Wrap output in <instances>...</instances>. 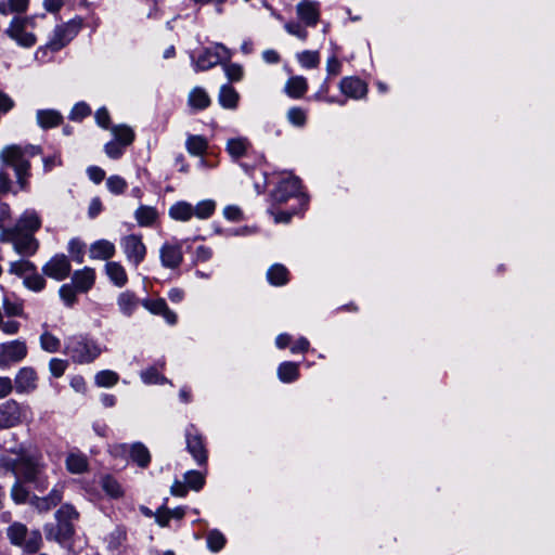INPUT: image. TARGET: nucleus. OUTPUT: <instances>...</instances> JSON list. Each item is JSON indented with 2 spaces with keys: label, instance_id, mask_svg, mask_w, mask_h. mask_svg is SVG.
<instances>
[{
  "label": "nucleus",
  "instance_id": "e433bc0d",
  "mask_svg": "<svg viewBox=\"0 0 555 555\" xmlns=\"http://www.w3.org/2000/svg\"><path fill=\"white\" fill-rule=\"evenodd\" d=\"M130 457L141 467L147 466L151 461V455L147 448L140 442H137L130 447Z\"/></svg>",
  "mask_w": 555,
  "mask_h": 555
},
{
  "label": "nucleus",
  "instance_id": "2f4dec72",
  "mask_svg": "<svg viewBox=\"0 0 555 555\" xmlns=\"http://www.w3.org/2000/svg\"><path fill=\"white\" fill-rule=\"evenodd\" d=\"M65 463L72 474H82L88 469V459L82 453H69Z\"/></svg>",
  "mask_w": 555,
  "mask_h": 555
},
{
  "label": "nucleus",
  "instance_id": "20e7f679",
  "mask_svg": "<svg viewBox=\"0 0 555 555\" xmlns=\"http://www.w3.org/2000/svg\"><path fill=\"white\" fill-rule=\"evenodd\" d=\"M65 353L79 364L93 362L101 353L99 344L83 335H73L66 338Z\"/></svg>",
  "mask_w": 555,
  "mask_h": 555
},
{
  "label": "nucleus",
  "instance_id": "a211bd4d",
  "mask_svg": "<svg viewBox=\"0 0 555 555\" xmlns=\"http://www.w3.org/2000/svg\"><path fill=\"white\" fill-rule=\"evenodd\" d=\"M95 283V270L90 267L76 270L72 276V284L80 293H87Z\"/></svg>",
  "mask_w": 555,
  "mask_h": 555
},
{
  "label": "nucleus",
  "instance_id": "4468645a",
  "mask_svg": "<svg viewBox=\"0 0 555 555\" xmlns=\"http://www.w3.org/2000/svg\"><path fill=\"white\" fill-rule=\"evenodd\" d=\"M41 217L35 209H26L10 230L33 234L41 228Z\"/></svg>",
  "mask_w": 555,
  "mask_h": 555
},
{
  "label": "nucleus",
  "instance_id": "e2e57ef3",
  "mask_svg": "<svg viewBox=\"0 0 555 555\" xmlns=\"http://www.w3.org/2000/svg\"><path fill=\"white\" fill-rule=\"evenodd\" d=\"M20 190L13 189V183L9 172L4 168H0V194H16Z\"/></svg>",
  "mask_w": 555,
  "mask_h": 555
},
{
  "label": "nucleus",
  "instance_id": "603ef678",
  "mask_svg": "<svg viewBox=\"0 0 555 555\" xmlns=\"http://www.w3.org/2000/svg\"><path fill=\"white\" fill-rule=\"evenodd\" d=\"M77 288L73 284H63L59 294L67 307H73L77 300Z\"/></svg>",
  "mask_w": 555,
  "mask_h": 555
},
{
  "label": "nucleus",
  "instance_id": "c03bdc74",
  "mask_svg": "<svg viewBox=\"0 0 555 555\" xmlns=\"http://www.w3.org/2000/svg\"><path fill=\"white\" fill-rule=\"evenodd\" d=\"M118 374L111 370L100 371L94 377V382L99 387H113L118 383Z\"/></svg>",
  "mask_w": 555,
  "mask_h": 555
},
{
  "label": "nucleus",
  "instance_id": "f704fd0d",
  "mask_svg": "<svg viewBox=\"0 0 555 555\" xmlns=\"http://www.w3.org/2000/svg\"><path fill=\"white\" fill-rule=\"evenodd\" d=\"M219 64L218 54H214L210 48L205 49L197 57L195 62V69L198 70H207L214 66Z\"/></svg>",
  "mask_w": 555,
  "mask_h": 555
},
{
  "label": "nucleus",
  "instance_id": "c9c22d12",
  "mask_svg": "<svg viewBox=\"0 0 555 555\" xmlns=\"http://www.w3.org/2000/svg\"><path fill=\"white\" fill-rule=\"evenodd\" d=\"M278 376L283 383H292L299 376L298 364L294 362H283L278 369Z\"/></svg>",
  "mask_w": 555,
  "mask_h": 555
},
{
  "label": "nucleus",
  "instance_id": "7c9ffc66",
  "mask_svg": "<svg viewBox=\"0 0 555 555\" xmlns=\"http://www.w3.org/2000/svg\"><path fill=\"white\" fill-rule=\"evenodd\" d=\"M117 305L125 315L130 317L138 308L139 299L133 293L126 291L119 294Z\"/></svg>",
  "mask_w": 555,
  "mask_h": 555
},
{
  "label": "nucleus",
  "instance_id": "1a4fd4ad",
  "mask_svg": "<svg viewBox=\"0 0 555 555\" xmlns=\"http://www.w3.org/2000/svg\"><path fill=\"white\" fill-rule=\"evenodd\" d=\"M28 354L25 340L14 339L0 344V369H8L22 362Z\"/></svg>",
  "mask_w": 555,
  "mask_h": 555
},
{
  "label": "nucleus",
  "instance_id": "4d7b16f0",
  "mask_svg": "<svg viewBox=\"0 0 555 555\" xmlns=\"http://www.w3.org/2000/svg\"><path fill=\"white\" fill-rule=\"evenodd\" d=\"M68 251L76 262H78V263L83 262L85 244L80 240L72 238L68 242Z\"/></svg>",
  "mask_w": 555,
  "mask_h": 555
},
{
  "label": "nucleus",
  "instance_id": "9d476101",
  "mask_svg": "<svg viewBox=\"0 0 555 555\" xmlns=\"http://www.w3.org/2000/svg\"><path fill=\"white\" fill-rule=\"evenodd\" d=\"M38 374L31 366L21 367L13 380L14 389L17 395H29L38 388Z\"/></svg>",
  "mask_w": 555,
  "mask_h": 555
},
{
  "label": "nucleus",
  "instance_id": "c756f323",
  "mask_svg": "<svg viewBox=\"0 0 555 555\" xmlns=\"http://www.w3.org/2000/svg\"><path fill=\"white\" fill-rule=\"evenodd\" d=\"M134 218L140 227H152L158 218L156 208L141 205L134 211Z\"/></svg>",
  "mask_w": 555,
  "mask_h": 555
},
{
  "label": "nucleus",
  "instance_id": "0eeeda50",
  "mask_svg": "<svg viewBox=\"0 0 555 555\" xmlns=\"http://www.w3.org/2000/svg\"><path fill=\"white\" fill-rule=\"evenodd\" d=\"M30 413L28 406L22 405L14 399H10L0 404V429H8L22 424L27 414Z\"/></svg>",
  "mask_w": 555,
  "mask_h": 555
},
{
  "label": "nucleus",
  "instance_id": "39448f33",
  "mask_svg": "<svg viewBox=\"0 0 555 555\" xmlns=\"http://www.w3.org/2000/svg\"><path fill=\"white\" fill-rule=\"evenodd\" d=\"M82 27V18L76 17L69 22L56 26L53 34L46 46L40 47L36 51L37 59H43L48 51H59L72 41Z\"/></svg>",
  "mask_w": 555,
  "mask_h": 555
},
{
  "label": "nucleus",
  "instance_id": "338daca9",
  "mask_svg": "<svg viewBox=\"0 0 555 555\" xmlns=\"http://www.w3.org/2000/svg\"><path fill=\"white\" fill-rule=\"evenodd\" d=\"M326 72L328 78L338 76L341 72V62L335 56H331L326 61Z\"/></svg>",
  "mask_w": 555,
  "mask_h": 555
},
{
  "label": "nucleus",
  "instance_id": "8fccbe9b",
  "mask_svg": "<svg viewBox=\"0 0 555 555\" xmlns=\"http://www.w3.org/2000/svg\"><path fill=\"white\" fill-rule=\"evenodd\" d=\"M42 543V538L39 531L27 532L26 539L23 541L21 547H23L27 553H36Z\"/></svg>",
  "mask_w": 555,
  "mask_h": 555
},
{
  "label": "nucleus",
  "instance_id": "de8ad7c7",
  "mask_svg": "<svg viewBox=\"0 0 555 555\" xmlns=\"http://www.w3.org/2000/svg\"><path fill=\"white\" fill-rule=\"evenodd\" d=\"M184 480L189 489L198 491L205 485V475L197 470H189L184 474Z\"/></svg>",
  "mask_w": 555,
  "mask_h": 555
},
{
  "label": "nucleus",
  "instance_id": "6e6d98bb",
  "mask_svg": "<svg viewBox=\"0 0 555 555\" xmlns=\"http://www.w3.org/2000/svg\"><path fill=\"white\" fill-rule=\"evenodd\" d=\"M225 544L224 535L218 530H211L207 534V545L210 551L218 552Z\"/></svg>",
  "mask_w": 555,
  "mask_h": 555
},
{
  "label": "nucleus",
  "instance_id": "774afa93",
  "mask_svg": "<svg viewBox=\"0 0 555 555\" xmlns=\"http://www.w3.org/2000/svg\"><path fill=\"white\" fill-rule=\"evenodd\" d=\"M212 257V249L210 247L201 245L197 246L194 253L195 262H206Z\"/></svg>",
  "mask_w": 555,
  "mask_h": 555
},
{
  "label": "nucleus",
  "instance_id": "5701e85b",
  "mask_svg": "<svg viewBox=\"0 0 555 555\" xmlns=\"http://www.w3.org/2000/svg\"><path fill=\"white\" fill-rule=\"evenodd\" d=\"M105 273L109 281L117 287H122L128 283L126 269L118 261H108L105 264Z\"/></svg>",
  "mask_w": 555,
  "mask_h": 555
},
{
  "label": "nucleus",
  "instance_id": "c85d7f7f",
  "mask_svg": "<svg viewBox=\"0 0 555 555\" xmlns=\"http://www.w3.org/2000/svg\"><path fill=\"white\" fill-rule=\"evenodd\" d=\"M217 203L214 199H203L197 204H192V218L198 220L209 219L216 211Z\"/></svg>",
  "mask_w": 555,
  "mask_h": 555
},
{
  "label": "nucleus",
  "instance_id": "a18cd8bd",
  "mask_svg": "<svg viewBox=\"0 0 555 555\" xmlns=\"http://www.w3.org/2000/svg\"><path fill=\"white\" fill-rule=\"evenodd\" d=\"M113 134L115 137V141L124 146L131 144L134 140V132L128 126H117L113 128Z\"/></svg>",
  "mask_w": 555,
  "mask_h": 555
},
{
  "label": "nucleus",
  "instance_id": "37998d69",
  "mask_svg": "<svg viewBox=\"0 0 555 555\" xmlns=\"http://www.w3.org/2000/svg\"><path fill=\"white\" fill-rule=\"evenodd\" d=\"M36 269L35 264L29 260L21 259L10 263L9 272L17 276H26Z\"/></svg>",
  "mask_w": 555,
  "mask_h": 555
},
{
  "label": "nucleus",
  "instance_id": "58836bf2",
  "mask_svg": "<svg viewBox=\"0 0 555 555\" xmlns=\"http://www.w3.org/2000/svg\"><path fill=\"white\" fill-rule=\"evenodd\" d=\"M62 500V491L57 488H53L48 496L37 499L36 507L39 511L46 512L57 505Z\"/></svg>",
  "mask_w": 555,
  "mask_h": 555
},
{
  "label": "nucleus",
  "instance_id": "f03ea898",
  "mask_svg": "<svg viewBox=\"0 0 555 555\" xmlns=\"http://www.w3.org/2000/svg\"><path fill=\"white\" fill-rule=\"evenodd\" d=\"M28 154L27 147L17 144L7 145L0 151L1 164L14 170L16 185L20 191H27L29 188L30 163Z\"/></svg>",
  "mask_w": 555,
  "mask_h": 555
},
{
  "label": "nucleus",
  "instance_id": "412c9836",
  "mask_svg": "<svg viewBox=\"0 0 555 555\" xmlns=\"http://www.w3.org/2000/svg\"><path fill=\"white\" fill-rule=\"evenodd\" d=\"M218 102L221 107L234 111L238 106L240 94L231 85H222L218 93Z\"/></svg>",
  "mask_w": 555,
  "mask_h": 555
},
{
  "label": "nucleus",
  "instance_id": "4c0bfd02",
  "mask_svg": "<svg viewBox=\"0 0 555 555\" xmlns=\"http://www.w3.org/2000/svg\"><path fill=\"white\" fill-rule=\"evenodd\" d=\"M296 60L302 68H317L320 64L319 51L305 50L296 54Z\"/></svg>",
  "mask_w": 555,
  "mask_h": 555
},
{
  "label": "nucleus",
  "instance_id": "13d9d810",
  "mask_svg": "<svg viewBox=\"0 0 555 555\" xmlns=\"http://www.w3.org/2000/svg\"><path fill=\"white\" fill-rule=\"evenodd\" d=\"M2 307L8 317H21L24 311L22 302L12 301L8 296L3 297Z\"/></svg>",
  "mask_w": 555,
  "mask_h": 555
},
{
  "label": "nucleus",
  "instance_id": "3c124183",
  "mask_svg": "<svg viewBox=\"0 0 555 555\" xmlns=\"http://www.w3.org/2000/svg\"><path fill=\"white\" fill-rule=\"evenodd\" d=\"M223 70L230 82H238L244 77V68L237 63H224Z\"/></svg>",
  "mask_w": 555,
  "mask_h": 555
},
{
  "label": "nucleus",
  "instance_id": "f257e3e1",
  "mask_svg": "<svg viewBox=\"0 0 555 555\" xmlns=\"http://www.w3.org/2000/svg\"><path fill=\"white\" fill-rule=\"evenodd\" d=\"M16 470L23 475L25 480L33 482L38 491H46L49 482L48 477L43 475L44 464L41 453L33 448L21 447L16 451Z\"/></svg>",
  "mask_w": 555,
  "mask_h": 555
},
{
  "label": "nucleus",
  "instance_id": "7ed1b4c3",
  "mask_svg": "<svg viewBox=\"0 0 555 555\" xmlns=\"http://www.w3.org/2000/svg\"><path fill=\"white\" fill-rule=\"evenodd\" d=\"M35 28L36 15H20L10 21L4 34L18 47L29 49L37 43Z\"/></svg>",
  "mask_w": 555,
  "mask_h": 555
},
{
  "label": "nucleus",
  "instance_id": "0e129e2a",
  "mask_svg": "<svg viewBox=\"0 0 555 555\" xmlns=\"http://www.w3.org/2000/svg\"><path fill=\"white\" fill-rule=\"evenodd\" d=\"M67 366H68L67 361L63 360V359H59V358H53L49 362L50 373L56 378L63 376Z\"/></svg>",
  "mask_w": 555,
  "mask_h": 555
},
{
  "label": "nucleus",
  "instance_id": "864d4df0",
  "mask_svg": "<svg viewBox=\"0 0 555 555\" xmlns=\"http://www.w3.org/2000/svg\"><path fill=\"white\" fill-rule=\"evenodd\" d=\"M286 117L287 120L296 127H302L307 121L306 111L297 106L291 107L287 111Z\"/></svg>",
  "mask_w": 555,
  "mask_h": 555
},
{
  "label": "nucleus",
  "instance_id": "72a5a7b5",
  "mask_svg": "<svg viewBox=\"0 0 555 555\" xmlns=\"http://www.w3.org/2000/svg\"><path fill=\"white\" fill-rule=\"evenodd\" d=\"M250 143L246 138H234L227 142V151L233 158H241L246 155Z\"/></svg>",
  "mask_w": 555,
  "mask_h": 555
},
{
  "label": "nucleus",
  "instance_id": "393cba45",
  "mask_svg": "<svg viewBox=\"0 0 555 555\" xmlns=\"http://www.w3.org/2000/svg\"><path fill=\"white\" fill-rule=\"evenodd\" d=\"M30 0H0V15H24L29 9Z\"/></svg>",
  "mask_w": 555,
  "mask_h": 555
},
{
  "label": "nucleus",
  "instance_id": "680f3d73",
  "mask_svg": "<svg viewBox=\"0 0 555 555\" xmlns=\"http://www.w3.org/2000/svg\"><path fill=\"white\" fill-rule=\"evenodd\" d=\"M55 516H56V519L67 520L69 522H73L74 520L78 519L79 514L74 508V506H72L69 504H64L56 512Z\"/></svg>",
  "mask_w": 555,
  "mask_h": 555
},
{
  "label": "nucleus",
  "instance_id": "49530a36",
  "mask_svg": "<svg viewBox=\"0 0 555 555\" xmlns=\"http://www.w3.org/2000/svg\"><path fill=\"white\" fill-rule=\"evenodd\" d=\"M40 346L47 352H56L61 347L60 339L49 331H44L40 336Z\"/></svg>",
  "mask_w": 555,
  "mask_h": 555
},
{
  "label": "nucleus",
  "instance_id": "6ab92c4d",
  "mask_svg": "<svg viewBox=\"0 0 555 555\" xmlns=\"http://www.w3.org/2000/svg\"><path fill=\"white\" fill-rule=\"evenodd\" d=\"M142 306L153 314L163 315L169 324H175L177 322V314L168 308L165 299L163 298L143 300Z\"/></svg>",
  "mask_w": 555,
  "mask_h": 555
},
{
  "label": "nucleus",
  "instance_id": "ea45409f",
  "mask_svg": "<svg viewBox=\"0 0 555 555\" xmlns=\"http://www.w3.org/2000/svg\"><path fill=\"white\" fill-rule=\"evenodd\" d=\"M27 528L21 522H14L8 528V538L12 544L22 546L27 537Z\"/></svg>",
  "mask_w": 555,
  "mask_h": 555
},
{
  "label": "nucleus",
  "instance_id": "69168bd1",
  "mask_svg": "<svg viewBox=\"0 0 555 555\" xmlns=\"http://www.w3.org/2000/svg\"><path fill=\"white\" fill-rule=\"evenodd\" d=\"M124 145L117 141H111L105 144V153L109 158L117 159L124 154Z\"/></svg>",
  "mask_w": 555,
  "mask_h": 555
},
{
  "label": "nucleus",
  "instance_id": "2eb2a0df",
  "mask_svg": "<svg viewBox=\"0 0 555 555\" xmlns=\"http://www.w3.org/2000/svg\"><path fill=\"white\" fill-rule=\"evenodd\" d=\"M339 90L347 98L359 100L366 95L367 86L358 77H345L339 82Z\"/></svg>",
  "mask_w": 555,
  "mask_h": 555
},
{
  "label": "nucleus",
  "instance_id": "052dcab7",
  "mask_svg": "<svg viewBox=\"0 0 555 555\" xmlns=\"http://www.w3.org/2000/svg\"><path fill=\"white\" fill-rule=\"evenodd\" d=\"M141 378L145 384H163L166 382V378L155 367H149L143 371Z\"/></svg>",
  "mask_w": 555,
  "mask_h": 555
},
{
  "label": "nucleus",
  "instance_id": "f3484780",
  "mask_svg": "<svg viewBox=\"0 0 555 555\" xmlns=\"http://www.w3.org/2000/svg\"><path fill=\"white\" fill-rule=\"evenodd\" d=\"M300 191V180L297 177L283 179L274 191L275 201L286 202L288 197L296 196Z\"/></svg>",
  "mask_w": 555,
  "mask_h": 555
},
{
  "label": "nucleus",
  "instance_id": "5fc2aeb1",
  "mask_svg": "<svg viewBox=\"0 0 555 555\" xmlns=\"http://www.w3.org/2000/svg\"><path fill=\"white\" fill-rule=\"evenodd\" d=\"M127 185L126 180L117 175L111 176L106 180L108 191L116 195L122 194L126 191Z\"/></svg>",
  "mask_w": 555,
  "mask_h": 555
},
{
  "label": "nucleus",
  "instance_id": "a19ab883",
  "mask_svg": "<svg viewBox=\"0 0 555 555\" xmlns=\"http://www.w3.org/2000/svg\"><path fill=\"white\" fill-rule=\"evenodd\" d=\"M207 141L202 135H190L186 140V149L192 155H202L207 150Z\"/></svg>",
  "mask_w": 555,
  "mask_h": 555
},
{
  "label": "nucleus",
  "instance_id": "aec40b11",
  "mask_svg": "<svg viewBox=\"0 0 555 555\" xmlns=\"http://www.w3.org/2000/svg\"><path fill=\"white\" fill-rule=\"evenodd\" d=\"M90 258L95 260H108L114 257L116 247L107 240H99L90 245Z\"/></svg>",
  "mask_w": 555,
  "mask_h": 555
},
{
  "label": "nucleus",
  "instance_id": "bf43d9fd",
  "mask_svg": "<svg viewBox=\"0 0 555 555\" xmlns=\"http://www.w3.org/2000/svg\"><path fill=\"white\" fill-rule=\"evenodd\" d=\"M284 28L289 35L295 36L302 41L308 38L307 29L298 22H287L285 23Z\"/></svg>",
  "mask_w": 555,
  "mask_h": 555
},
{
  "label": "nucleus",
  "instance_id": "09e8293b",
  "mask_svg": "<svg viewBox=\"0 0 555 555\" xmlns=\"http://www.w3.org/2000/svg\"><path fill=\"white\" fill-rule=\"evenodd\" d=\"M23 283L25 287L33 292H41L46 287L44 278L37 273L36 270L24 276Z\"/></svg>",
  "mask_w": 555,
  "mask_h": 555
},
{
  "label": "nucleus",
  "instance_id": "4be33fe9",
  "mask_svg": "<svg viewBox=\"0 0 555 555\" xmlns=\"http://www.w3.org/2000/svg\"><path fill=\"white\" fill-rule=\"evenodd\" d=\"M308 91V81L304 76H292L284 86V92L292 99H301Z\"/></svg>",
  "mask_w": 555,
  "mask_h": 555
},
{
  "label": "nucleus",
  "instance_id": "b1692460",
  "mask_svg": "<svg viewBox=\"0 0 555 555\" xmlns=\"http://www.w3.org/2000/svg\"><path fill=\"white\" fill-rule=\"evenodd\" d=\"M210 103L209 94L202 87H194L188 95V104L193 111L206 109Z\"/></svg>",
  "mask_w": 555,
  "mask_h": 555
},
{
  "label": "nucleus",
  "instance_id": "79ce46f5",
  "mask_svg": "<svg viewBox=\"0 0 555 555\" xmlns=\"http://www.w3.org/2000/svg\"><path fill=\"white\" fill-rule=\"evenodd\" d=\"M101 486L105 493L114 499H118L124 494L119 482L111 476L103 477L101 480Z\"/></svg>",
  "mask_w": 555,
  "mask_h": 555
},
{
  "label": "nucleus",
  "instance_id": "dca6fc26",
  "mask_svg": "<svg viewBox=\"0 0 555 555\" xmlns=\"http://www.w3.org/2000/svg\"><path fill=\"white\" fill-rule=\"evenodd\" d=\"M162 264L166 268L176 269L183 260V254L179 244L165 243L159 250Z\"/></svg>",
  "mask_w": 555,
  "mask_h": 555
},
{
  "label": "nucleus",
  "instance_id": "9b49d317",
  "mask_svg": "<svg viewBox=\"0 0 555 555\" xmlns=\"http://www.w3.org/2000/svg\"><path fill=\"white\" fill-rule=\"evenodd\" d=\"M72 270L70 261L64 254L54 255L46 264L42 267L44 275L55 280H65Z\"/></svg>",
  "mask_w": 555,
  "mask_h": 555
},
{
  "label": "nucleus",
  "instance_id": "473e14b6",
  "mask_svg": "<svg viewBox=\"0 0 555 555\" xmlns=\"http://www.w3.org/2000/svg\"><path fill=\"white\" fill-rule=\"evenodd\" d=\"M267 279L271 285L282 286L288 281V270L283 264L275 263L269 268Z\"/></svg>",
  "mask_w": 555,
  "mask_h": 555
},
{
  "label": "nucleus",
  "instance_id": "423d86ee",
  "mask_svg": "<svg viewBox=\"0 0 555 555\" xmlns=\"http://www.w3.org/2000/svg\"><path fill=\"white\" fill-rule=\"evenodd\" d=\"M0 242L12 243L14 250L24 256L35 255L39 248V242L33 234L17 230H3L0 233Z\"/></svg>",
  "mask_w": 555,
  "mask_h": 555
},
{
  "label": "nucleus",
  "instance_id": "ddd939ff",
  "mask_svg": "<svg viewBox=\"0 0 555 555\" xmlns=\"http://www.w3.org/2000/svg\"><path fill=\"white\" fill-rule=\"evenodd\" d=\"M186 448L198 465L207 462V450L203 437L192 426L186 433Z\"/></svg>",
  "mask_w": 555,
  "mask_h": 555
},
{
  "label": "nucleus",
  "instance_id": "bb28decb",
  "mask_svg": "<svg viewBox=\"0 0 555 555\" xmlns=\"http://www.w3.org/2000/svg\"><path fill=\"white\" fill-rule=\"evenodd\" d=\"M169 217L176 221L188 222L192 219V204L185 201H179L169 208Z\"/></svg>",
  "mask_w": 555,
  "mask_h": 555
},
{
  "label": "nucleus",
  "instance_id": "f8f14e48",
  "mask_svg": "<svg viewBox=\"0 0 555 555\" xmlns=\"http://www.w3.org/2000/svg\"><path fill=\"white\" fill-rule=\"evenodd\" d=\"M296 14L305 26L313 27L320 21V3L315 0H300L296 5Z\"/></svg>",
  "mask_w": 555,
  "mask_h": 555
},
{
  "label": "nucleus",
  "instance_id": "cd10ccee",
  "mask_svg": "<svg viewBox=\"0 0 555 555\" xmlns=\"http://www.w3.org/2000/svg\"><path fill=\"white\" fill-rule=\"evenodd\" d=\"M63 120L62 115L54 109H39L37 112V122L43 129L57 127Z\"/></svg>",
  "mask_w": 555,
  "mask_h": 555
},
{
  "label": "nucleus",
  "instance_id": "a878e982",
  "mask_svg": "<svg viewBox=\"0 0 555 555\" xmlns=\"http://www.w3.org/2000/svg\"><path fill=\"white\" fill-rule=\"evenodd\" d=\"M74 534L73 522L67 520L57 519L55 528H51L47 531V538L53 539L59 542L68 540Z\"/></svg>",
  "mask_w": 555,
  "mask_h": 555
},
{
  "label": "nucleus",
  "instance_id": "6e6552de",
  "mask_svg": "<svg viewBox=\"0 0 555 555\" xmlns=\"http://www.w3.org/2000/svg\"><path fill=\"white\" fill-rule=\"evenodd\" d=\"M120 247L129 264L138 268L145 259L147 248L142 235L128 234L121 237Z\"/></svg>",
  "mask_w": 555,
  "mask_h": 555
}]
</instances>
